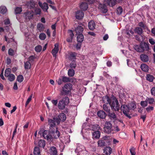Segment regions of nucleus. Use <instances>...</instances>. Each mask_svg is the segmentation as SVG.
Segmentation results:
<instances>
[{
    "mask_svg": "<svg viewBox=\"0 0 155 155\" xmlns=\"http://www.w3.org/2000/svg\"><path fill=\"white\" fill-rule=\"evenodd\" d=\"M151 93L152 95L155 96V87H153L151 89Z\"/></svg>",
    "mask_w": 155,
    "mask_h": 155,
    "instance_id": "62",
    "label": "nucleus"
},
{
    "mask_svg": "<svg viewBox=\"0 0 155 155\" xmlns=\"http://www.w3.org/2000/svg\"><path fill=\"white\" fill-rule=\"evenodd\" d=\"M108 116L111 119L115 120L117 117L116 115L114 112L110 113L109 112L108 114Z\"/></svg>",
    "mask_w": 155,
    "mask_h": 155,
    "instance_id": "28",
    "label": "nucleus"
},
{
    "mask_svg": "<svg viewBox=\"0 0 155 155\" xmlns=\"http://www.w3.org/2000/svg\"><path fill=\"white\" fill-rule=\"evenodd\" d=\"M83 147H84L83 146L80 144H78V146H77L76 149V150H77L78 151L80 152L82 151V150H83L82 149L83 148Z\"/></svg>",
    "mask_w": 155,
    "mask_h": 155,
    "instance_id": "52",
    "label": "nucleus"
},
{
    "mask_svg": "<svg viewBox=\"0 0 155 155\" xmlns=\"http://www.w3.org/2000/svg\"><path fill=\"white\" fill-rule=\"evenodd\" d=\"M147 102H148L149 104H153L154 102V100L153 98H147L146 99Z\"/></svg>",
    "mask_w": 155,
    "mask_h": 155,
    "instance_id": "47",
    "label": "nucleus"
},
{
    "mask_svg": "<svg viewBox=\"0 0 155 155\" xmlns=\"http://www.w3.org/2000/svg\"><path fill=\"white\" fill-rule=\"evenodd\" d=\"M54 46V48L52 51L51 53L53 56L56 57V54L58 53L59 51V45L58 43H56L55 44Z\"/></svg>",
    "mask_w": 155,
    "mask_h": 155,
    "instance_id": "10",
    "label": "nucleus"
},
{
    "mask_svg": "<svg viewBox=\"0 0 155 155\" xmlns=\"http://www.w3.org/2000/svg\"><path fill=\"white\" fill-rule=\"evenodd\" d=\"M98 117L101 118H104L107 115L106 113L103 110H100L97 113Z\"/></svg>",
    "mask_w": 155,
    "mask_h": 155,
    "instance_id": "18",
    "label": "nucleus"
},
{
    "mask_svg": "<svg viewBox=\"0 0 155 155\" xmlns=\"http://www.w3.org/2000/svg\"><path fill=\"white\" fill-rule=\"evenodd\" d=\"M83 30L84 27L81 25L78 26L75 29L77 34H82Z\"/></svg>",
    "mask_w": 155,
    "mask_h": 155,
    "instance_id": "14",
    "label": "nucleus"
},
{
    "mask_svg": "<svg viewBox=\"0 0 155 155\" xmlns=\"http://www.w3.org/2000/svg\"><path fill=\"white\" fill-rule=\"evenodd\" d=\"M78 35L77 37V41L79 42H82L84 40V37L82 34H77Z\"/></svg>",
    "mask_w": 155,
    "mask_h": 155,
    "instance_id": "26",
    "label": "nucleus"
},
{
    "mask_svg": "<svg viewBox=\"0 0 155 155\" xmlns=\"http://www.w3.org/2000/svg\"><path fill=\"white\" fill-rule=\"evenodd\" d=\"M104 1L111 7L114 6L116 4V0H105Z\"/></svg>",
    "mask_w": 155,
    "mask_h": 155,
    "instance_id": "17",
    "label": "nucleus"
},
{
    "mask_svg": "<svg viewBox=\"0 0 155 155\" xmlns=\"http://www.w3.org/2000/svg\"><path fill=\"white\" fill-rule=\"evenodd\" d=\"M77 54L76 53L73 52L71 53L69 57V59L71 61H74L76 59V56Z\"/></svg>",
    "mask_w": 155,
    "mask_h": 155,
    "instance_id": "23",
    "label": "nucleus"
},
{
    "mask_svg": "<svg viewBox=\"0 0 155 155\" xmlns=\"http://www.w3.org/2000/svg\"><path fill=\"white\" fill-rule=\"evenodd\" d=\"M7 77H8V79L10 81H13L15 78V76L12 74H11L9 75Z\"/></svg>",
    "mask_w": 155,
    "mask_h": 155,
    "instance_id": "44",
    "label": "nucleus"
},
{
    "mask_svg": "<svg viewBox=\"0 0 155 155\" xmlns=\"http://www.w3.org/2000/svg\"><path fill=\"white\" fill-rule=\"evenodd\" d=\"M53 119L55 122H56L58 124H59L61 121L60 118L59 117V115L54 117Z\"/></svg>",
    "mask_w": 155,
    "mask_h": 155,
    "instance_id": "41",
    "label": "nucleus"
},
{
    "mask_svg": "<svg viewBox=\"0 0 155 155\" xmlns=\"http://www.w3.org/2000/svg\"><path fill=\"white\" fill-rule=\"evenodd\" d=\"M121 109L123 113L127 117L130 118L131 116L129 115V112L130 110L129 107L127 105L124 104L121 106Z\"/></svg>",
    "mask_w": 155,
    "mask_h": 155,
    "instance_id": "5",
    "label": "nucleus"
},
{
    "mask_svg": "<svg viewBox=\"0 0 155 155\" xmlns=\"http://www.w3.org/2000/svg\"><path fill=\"white\" fill-rule=\"evenodd\" d=\"M11 69L10 68H6L5 72V76L6 77H8L11 74Z\"/></svg>",
    "mask_w": 155,
    "mask_h": 155,
    "instance_id": "39",
    "label": "nucleus"
},
{
    "mask_svg": "<svg viewBox=\"0 0 155 155\" xmlns=\"http://www.w3.org/2000/svg\"><path fill=\"white\" fill-rule=\"evenodd\" d=\"M38 4L39 6L44 11H47V10L48 8V4L44 2L42 4V3L40 2H39Z\"/></svg>",
    "mask_w": 155,
    "mask_h": 155,
    "instance_id": "8",
    "label": "nucleus"
},
{
    "mask_svg": "<svg viewBox=\"0 0 155 155\" xmlns=\"http://www.w3.org/2000/svg\"><path fill=\"white\" fill-rule=\"evenodd\" d=\"M135 31L139 35H141L143 32L142 29L139 27H137L135 29Z\"/></svg>",
    "mask_w": 155,
    "mask_h": 155,
    "instance_id": "38",
    "label": "nucleus"
},
{
    "mask_svg": "<svg viewBox=\"0 0 155 155\" xmlns=\"http://www.w3.org/2000/svg\"><path fill=\"white\" fill-rule=\"evenodd\" d=\"M58 151L56 148L54 146L51 147L49 149V153L50 155H57Z\"/></svg>",
    "mask_w": 155,
    "mask_h": 155,
    "instance_id": "12",
    "label": "nucleus"
},
{
    "mask_svg": "<svg viewBox=\"0 0 155 155\" xmlns=\"http://www.w3.org/2000/svg\"><path fill=\"white\" fill-rule=\"evenodd\" d=\"M35 58V57L34 56H30L28 58V61H29L32 64L34 61V60Z\"/></svg>",
    "mask_w": 155,
    "mask_h": 155,
    "instance_id": "50",
    "label": "nucleus"
},
{
    "mask_svg": "<svg viewBox=\"0 0 155 155\" xmlns=\"http://www.w3.org/2000/svg\"><path fill=\"white\" fill-rule=\"evenodd\" d=\"M147 101L146 100H146L144 101H141L140 103V104L142 106L145 107L147 106Z\"/></svg>",
    "mask_w": 155,
    "mask_h": 155,
    "instance_id": "54",
    "label": "nucleus"
},
{
    "mask_svg": "<svg viewBox=\"0 0 155 155\" xmlns=\"http://www.w3.org/2000/svg\"><path fill=\"white\" fill-rule=\"evenodd\" d=\"M74 71L72 69H70L68 71V75L70 77H73L74 74Z\"/></svg>",
    "mask_w": 155,
    "mask_h": 155,
    "instance_id": "36",
    "label": "nucleus"
},
{
    "mask_svg": "<svg viewBox=\"0 0 155 155\" xmlns=\"http://www.w3.org/2000/svg\"><path fill=\"white\" fill-rule=\"evenodd\" d=\"M101 135V133L99 131L94 132L92 133L93 137L96 139H99Z\"/></svg>",
    "mask_w": 155,
    "mask_h": 155,
    "instance_id": "24",
    "label": "nucleus"
},
{
    "mask_svg": "<svg viewBox=\"0 0 155 155\" xmlns=\"http://www.w3.org/2000/svg\"><path fill=\"white\" fill-rule=\"evenodd\" d=\"M154 78H155L153 75L150 74H147L146 77V80L150 82H153Z\"/></svg>",
    "mask_w": 155,
    "mask_h": 155,
    "instance_id": "27",
    "label": "nucleus"
},
{
    "mask_svg": "<svg viewBox=\"0 0 155 155\" xmlns=\"http://www.w3.org/2000/svg\"><path fill=\"white\" fill-rule=\"evenodd\" d=\"M130 110H134L136 107V104L134 102H131L128 105Z\"/></svg>",
    "mask_w": 155,
    "mask_h": 155,
    "instance_id": "29",
    "label": "nucleus"
},
{
    "mask_svg": "<svg viewBox=\"0 0 155 155\" xmlns=\"http://www.w3.org/2000/svg\"><path fill=\"white\" fill-rule=\"evenodd\" d=\"M149 44L144 42L143 43L140 44L141 47L143 50V52L144 51H148L149 49Z\"/></svg>",
    "mask_w": 155,
    "mask_h": 155,
    "instance_id": "13",
    "label": "nucleus"
},
{
    "mask_svg": "<svg viewBox=\"0 0 155 155\" xmlns=\"http://www.w3.org/2000/svg\"><path fill=\"white\" fill-rule=\"evenodd\" d=\"M37 28L40 31H41L44 30V27L42 24L38 23L37 25Z\"/></svg>",
    "mask_w": 155,
    "mask_h": 155,
    "instance_id": "37",
    "label": "nucleus"
},
{
    "mask_svg": "<svg viewBox=\"0 0 155 155\" xmlns=\"http://www.w3.org/2000/svg\"><path fill=\"white\" fill-rule=\"evenodd\" d=\"M80 8L84 11L86 10L88 8L87 4L86 2L82 3L80 5Z\"/></svg>",
    "mask_w": 155,
    "mask_h": 155,
    "instance_id": "21",
    "label": "nucleus"
},
{
    "mask_svg": "<svg viewBox=\"0 0 155 155\" xmlns=\"http://www.w3.org/2000/svg\"><path fill=\"white\" fill-rule=\"evenodd\" d=\"M40 153V152L39 148L37 147H35L34 150V155H39Z\"/></svg>",
    "mask_w": 155,
    "mask_h": 155,
    "instance_id": "34",
    "label": "nucleus"
},
{
    "mask_svg": "<svg viewBox=\"0 0 155 155\" xmlns=\"http://www.w3.org/2000/svg\"><path fill=\"white\" fill-rule=\"evenodd\" d=\"M140 58L141 61L144 62H147L149 60L148 57L145 54H141L140 56Z\"/></svg>",
    "mask_w": 155,
    "mask_h": 155,
    "instance_id": "19",
    "label": "nucleus"
},
{
    "mask_svg": "<svg viewBox=\"0 0 155 155\" xmlns=\"http://www.w3.org/2000/svg\"><path fill=\"white\" fill-rule=\"evenodd\" d=\"M123 11V9L122 8L120 7H119L117 9V13L118 15H120L121 14Z\"/></svg>",
    "mask_w": 155,
    "mask_h": 155,
    "instance_id": "55",
    "label": "nucleus"
},
{
    "mask_svg": "<svg viewBox=\"0 0 155 155\" xmlns=\"http://www.w3.org/2000/svg\"><path fill=\"white\" fill-rule=\"evenodd\" d=\"M61 78L62 79L63 82L64 83L68 82L70 81V79L68 77L63 76H61Z\"/></svg>",
    "mask_w": 155,
    "mask_h": 155,
    "instance_id": "43",
    "label": "nucleus"
},
{
    "mask_svg": "<svg viewBox=\"0 0 155 155\" xmlns=\"http://www.w3.org/2000/svg\"><path fill=\"white\" fill-rule=\"evenodd\" d=\"M28 5L31 8H33L35 6V3L33 1H31L29 2Z\"/></svg>",
    "mask_w": 155,
    "mask_h": 155,
    "instance_id": "57",
    "label": "nucleus"
},
{
    "mask_svg": "<svg viewBox=\"0 0 155 155\" xmlns=\"http://www.w3.org/2000/svg\"><path fill=\"white\" fill-rule=\"evenodd\" d=\"M76 64L75 62H72L70 64V67L75 68L76 66Z\"/></svg>",
    "mask_w": 155,
    "mask_h": 155,
    "instance_id": "60",
    "label": "nucleus"
},
{
    "mask_svg": "<svg viewBox=\"0 0 155 155\" xmlns=\"http://www.w3.org/2000/svg\"><path fill=\"white\" fill-rule=\"evenodd\" d=\"M69 102V99L68 97H65L59 102L58 107V108L63 110L65 108V106L68 104Z\"/></svg>",
    "mask_w": 155,
    "mask_h": 155,
    "instance_id": "4",
    "label": "nucleus"
},
{
    "mask_svg": "<svg viewBox=\"0 0 155 155\" xmlns=\"http://www.w3.org/2000/svg\"><path fill=\"white\" fill-rule=\"evenodd\" d=\"M72 85L71 83H67L64 84L62 87L61 91V94L62 95H67L71 94L72 89Z\"/></svg>",
    "mask_w": 155,
    "mask_h": 155,
    "instance_id": "2",
    "label": "nucleus"
},
{
    "mask_svg": "<svg viewBox=\"0 0 155 155\" xmlns=\"http://www.w3.org/2000/svg\"><path fill=\"white\" fill-rule=\"evenodd\" d=\"M141 70L143 71L147 72L149 70V67L147 65L145 64H142L140 66Z\"/></svg>",
    "mask_w": 155,
    "mask_h": 155,
    "instance_id": "22",
    "label": "nucleus"
},
{
    "mask_svg": "<svg viewBox=\"0 0 155 155\" xmlns=\"http://www.w3.org/2000/svg\"><path fill=\"white\" fill-rule=\"evenodd\" d=\"M112 152V149L110 147H106L104 149V153L107 155H110L111 153Z\"/></svg>",
    "mask_w": 155,
    "mask_h": 155,
    "instance_id": "15",
    "label": "nucleus"
},
{
    "mask_svg": "<svg viewBox=\"0 0 155 155\" xmlns=\"http://www.w3.org/2000/svg\"><path fill=\"white\" fill-rule=\"evenodd\" d=\"M98 8L102 13H106L107 11V7L104 4H99L98 6Z\"/></svg>",
    "mask_w": 155,
    "mask_h": 155,
    "instance_id": "9",
    "label": "nucleus"
},
{
    "mask_svg": "<svg viewBox=\"0 0 155 155\" xmlns=\"http://www.w3.org/2000/svg\"><path fill=\"white\" fill-rule=\"evenodd\" d=\"M45 139H47V140H51L52 138V136L51 135L48 134L44 138Z\"/></svg>",
    "mask_w": 155,
    "mask_h": 155,
    "instance_id": "64",
    "label": "nucleus"
},
{
    "mask_svg": "<svg viewBox=\"0 0 155 155\" xmlns=\"http://www.w3.org/2000/svg\"><path fill=\"white\" fill-rule=\"evenodd\" d=\"M149 41L150 43L152 45H154L155 43L154 40L152 38L149 39Z\"/></svg>",
    "mask_w": 155,
    "mask_h": 155,
    "instance_id": "63",
    "label": "nucleus"
},
{
    "mask_svg": "<svg viewBox=\"0 0 155 155\" xmlns=\"http://www.w3.org/2000/svg\"><path fill=\"white\" fill-rule=\"evenodd\" d=\"M7 12V9L4 6L0 7V13L3 14H5Z\"/></svg>",
    "mask_w": 155,
    "mask_h": 155,
    "instance_id": "31",
    "label": "nucleus"
},
{
    "mask_svg": "<svg viewBox=\"0 0 155 155\" xmlns=\"http://www.w3.org/2000/svg\"><path fill=\"white\" fill-rule=\"evenodd\" d=\"M57 83L58 85H61L62 84V82H63L62 79L61 78V77L60 78H59L58 80H57Z\"/></svg>",
    "mask_w": 155,
    "mask_h": 155,
    "instance_id": "61",
    "label": "nucleus"
},
{
    "mask_svg": "<svg viewBox=\"0 0 155 155\" xmlns=\"http://www.w3.org/2000/svg\"><path fill=\"white\" fill-rule=\"evenodd\" d=\"M41 10L40 8H36L35 10V12L36 15H40L41 13Z\"/></svg>",
    "mask_w": 155,
    "mask_h": 155,
    "instance_id": "58",
    "label": "nucleus"
},
{
    "mask_svg": "<svg viewBox=\"0 0 155 155\" xmlns=\"http://www.w3.org/2000/svg\"><path fill=\"white\" fill-rule=\"evenodd\" d=\"M42 48V47L40 45H38L35 47V50L36 52H40Z\"/></svg>",
    "mask_w": 155,
    "mask_h": 155,
    "instance_id": "51",
    "label": "nucleus"
},
{
    "mask_svg": "<svg viewBox=\"0 0 155 155\" xmlns=\"http://www.w3.org/2000/svg\"><path fill=\"white\" fill-rule=\"evenodd\" d=\"M24 79V77L23 76L21 75H18L17 78V81L20 82L21 83L22 82Z\"/></svg>",
    "mask_w": 155,
    "mask_h": 155,
    "instance_id": "45",
    "label": "nucleus"
},
{
    "mask_svg": "<svg viewBox=\"0 0 155 155\" xmlns=\"http://www.w3.org/2000/svg\"><path fill=\"white\" fill-rule=\"evenodd\" d=\"M24 68L25 70L29 69L31 68V64L29 61H26L24 62Z\"/></svg>",
    "mask_w": 155,
    "mask_h": 155,
    "instance_id": "25",
    "label": "nucleus"
},
{
    "mask_svg": "<svg viewBox=\"0 0 155 155\" xmlns=\"http://www.w3.org/2000/svg\"><path fill=\"white\" fill-rule=\"evenodd\" d=\"M97 143L98 147H103L105 146V142L103 140H99Z\"/></svg>",
    "mask_w": 155,
    "mask_h": 155,
    "instance_id": "33",
    "label": "nucleus"
},
{
    "mask_svg": "<svg viewBox=\"0 0 155 155\" xmlns=\"http://www.w3.org/2000/svg\"><path fill=\"white\" fill-rule=\"evenodd\" d=\"M134 48L137 51L139 52H143V50L142 49L140 45V46L136 45L135 46Z\"/></svg>",
    "mask_w": 155,
    "mask_h": 155,
    "instance_id": "40",
    "label": "nucleus"
},
{
    "mask_svg": "<svg viewBox=\"0 0 155 155\" xmlns=\"http://www.w3.org/2000/svg\"><path fill=\"white\" fill-rule=\"evenodd\" d=\"M33 96V94H31V95L29 96V97L27 99V101L26 102L25 104V106L26 107L28 105V104L31 101L32 97Z\"/></svg>",
    "mask_w": 155,
    "mask_h": 155,
    "instance_id": "46",
    "label": "nucleus"
},
{
    "mask_svg": "<svg viewBox=\"0 0 155 155\" xmlns=\"http://www.w3.org/2000/svg\"><path fill=\"white\" fill-rule=\"evenodd\" d=\"M103 108L104 110L107 113H109L110 111V108L109 106H107L105 104L103 105Z\"/></svg>",
    "mask_w": 155,
    "mask_h": 155,
    "instance_id": "42",
    "label": "nucleus"
},
{
    "mask_svg": "<svg viewBox=\"0 0 155 155\" xmlns=\"http://www.w3.org/2000/svg\"><path fill=\"white\" fill-rule=\"evenodd\" d=\"M68 33V38L66 39L67 41L69 43L71 42L72 41V39L74 36L73 31L71 30H69Z\"/></svg>",
    "mask_w": 155,
    "mask_h": 155,
    "instance_id": "6",
    "label": "nucleus"
},
{
    "mask_svg": "<svg viewBox=\"0 0 155 155\" xmlns=\"http://www.w3.org/2000/svg\"><path fill=\"white\" fill-rule=\"evenodd\" d=\"M8 54L9 55L11 56H13L14 54V50L10 48L8 50Z\"/></svg>",
    "mask_w": 155,
    "mask_h": 155,
    "instance_id": "56",
    "label": "nucleus"
},
{
    "mask_svg": "<svg viewBox=\"0 0 155 155\" xmlns=\"http://www.w3.org/2000/svg\"><path fill=\"white\" fill-rule=\"evenodd\" d=\"M46 37V35L44 33H41L39 35V38L41 40H45Z\"/></svg>",
    "mask_w": 155,
    "mask_h": 155,
    "instance_id": "48",
    "label": "nucleus"
},
{
    "mask_svg": "<svg viewBox=\"0 0 155 155\" xmlns=\"http://www.w3.org/2000/svg\"><path fill=\"white\" fill-rule=\"evenodd\" d=\"M130 152L131 153V155H135L136 152H135V149L133 147H132L130 149Z\"/></svg>",
    "mask_w": 155,
    "mask_h": 155,
    "instance_id": "53",
    "label": "nucleus"
},
{
    "mask_svg": "<svg viewBox=\"0 0 155 155\" xmlns=\"http://www.w3.org/2000/svg\"><path fill=\"white\" fill-rule=\"evenodd\" d=\"M138 25L141 28H145L146 27V25L142 22H139Z\"/></svg>",
    "mask_w": 155,
    "mask_h": 155,
    "instance_id": "59",
    "label": "nucleus"
},
{
    "mask_svg": "<svg viewBox=\"0 0 155 155\" xmlns=\"http://www.w3.org/2000/svg\"><path fill=\"white\" fill-rule=\"evenodd\" d=\"M25 17L26 19H32L34 15L33 11H27L24 14Z\"/></svg>",
    "mask_w": 155,
    "mask_h": 155,
    "instance_id": "7",
    "label": "nucleus"
},
{
    "mask_svg": "<svg viewBox=\"0 0 155 155\" xmlns=\"http://www.w3.org/2000/svg\"><path fill=\"white\" fill-rule=\"evenodd\" d=\"M103 101L105 103L106 101L109 104L112 110L114 111H118L120 108V105L117 98L113 96L111 98L106 95L103 97Z\"/></svg>",
    "mask_w": 155,
    "mask_h": 155,
    "instance_id": "1",
    "label": "nucleus"
},
{
    "mask_svg": "<svg viewBox=\"0 0 155 155\" xmlns=\"http://www.w3.org/2000/svg\"><path fill=\"white\" fill-rule=\"evenodd\" d=\"M88 27L89 29L91 30L94 29L95 27V22L93 21H90L88 23Z\"/></svg>",
    "mask_w": 155,
    "mask_h": 155,
    "instance_id": "16",
    "label": "nucleus"
},
{
    "mask_svg": "<svg viewBox=\"0 0 155 155\" xmlns=\"http://www.w3.org/2000/svg\"><path fill=\"white\" fill-rule=\"evenodd\" d=\"M38 145L39 147L44 148L45 145V141L44 140H41L38 141Z\"/></svg>",
    "mask_w": 155,
    "mask_h": 155,
    "instance_id": "30",
    "label": "nucleus"
},
{
    "mask_svg": "<svg viewBox=\"0 0 155 155\" xmlns=\"http://www.w3.org/2000/svg\"><path fill=\"white\" fill-rule=\"evenodd\" d=\"M104 130L105 133L108 134L114 133L112 124L110 121H107L105 122Z\"/></svg>",
    "mask_w": 155,
    "mask_h": 155,
    "instance_id": "3",
    "label": "nucleus"
},
{
    "mask_svg": "<svg viewBox=\"0 0 155 155\" xmlns=\"http://www.w3.org/2000/svg\"><path fill=\"white\" fill-rule=\"evenodd\" d=\"M57 129V128L56 129ZM53 133L54 138L57 139L59 137L60 134L59 131L57 130H56L55 132H54Z\"/></svg>",
    "mask_w": 155,
    "mask_h": 155,
    "instance_id": "35",
    "label": "nucleus"
},
{
    "mask_svg": "<svg viewBox=\"0 0 155 155\" xmlns=\"http://www.w3.org/2000/svg\"><path fill=\"white\" fill-rule=\"evenodd\" d=\"M22 11V10L21 7H17L15 10V12L16 14H20Z\"/></svg>",
    "mask_w": 155,
    "mask_h": 155,
    "instance_id": "49",
    "label": "nucleus"
},
{
    "mask_svg": "<svg viewBox=\"0 0 155 155\" xmlns=\"http://www.w3.org/2000/svg\"><path fill=\"white\" fill-rule=\"evenodd\" d=\"M59 117L60 118L61 120L64 122L65 120L66 119V115L64 113H62L59 114Z\"/></svg>",
    "mask_w": 155,
    "mask_h": 155,
    "instance_id": "32",
    "label": "nucleus"
},
{
    "mask_svg": "<svg viewBox=\"0 0 155 155\" xmlns=\"http://www.w3.org/2000/svg\"><path fill=\"white\" fill-rule=\"evenodd\" d=\"M48 124L50 125V130H51V128L55 127L56 124L54 120L51 119H48Z\"/></svg>",
    "mask_w": 155,
    "mask_h": 155,
    "instance_id": "20",
    "label": "nucleus"
},
{
    "mask_svg": "<svg viewBox=\"0 0 155 155\" xmlns=\"http://www.w3.org/2000/svg\"><path fill=\"white\" fill-rule=\"evenodd\" d=\"M84 13L81 11H78L76 13L75 17L78 19H82L84 16Z\"/></svg>",
    "mask_w": 155,
    "mask_h": 155,
    "instance_id": "11",
    "label": "nucleus"
}]
</instances>
